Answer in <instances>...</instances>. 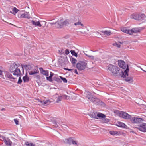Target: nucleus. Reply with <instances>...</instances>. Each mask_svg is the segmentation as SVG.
I'll return each mask as SVG.
<instances>
[{"mask_svg": "<svg viewBox=\"0 0 146 146\" xmlns=\"http://www.w3.org/2000/svg\"><path fill=\"white\" fill-rule=\"evenodd\" d=\"M118 64L120 68L124 69H126L124 72L121 71V74H120L121 76L123 78L125 77L126 76H128L129 69L127 65H126L123 61L121 60H118Z\"/></svg>", "mask_w": 146, "mask_h": 146, "instance_id": "nucleus-1", "label": "nucleus"}, {"mask_svg": "<svg viewBox=\"0 0 146 146\" xmlns=\"http://www.w3.org/2000/svg\"><path fill=\"white\" fill-rule=\"evenodd\" d=\"M121 31L129 35H134V34L137 33L139 32L140 29L137 28H133L131 30L127 29L126 27H122L121 28Z\"/></svg>", "mask_w": 146, "mask_h": 146, "instance_id": "nucleus-2", "label": "nucleus"}, {"mask_svg": "<svg viewBox=\"0 0 146 146\" xmlns=\"http://www.w3.org/2000/svg\"><path fill=\"white\" fill-rule=\"evenodd\" d=\"M108 68L113 75L115 76L119 74L120 75V69L116 66L110 64L108 66Z\"/></svg>", "mask_w": 146, "mask_h": 146, "instance_id": "nucleus-3", "label": "nucleus"}, {"mask_svg": "<svg viewBox=\"0 0 146 146\" xmlns=\"http://www.w3.org/2000/svg\"><path fill=\"white\" fill-rule=\"evenodd\" d=\"M4 76L6 78L10 79H15V78L12 76V74L9 72L5 70L3 71L1 69V68H0V77L5 79Z\"/></svg>", "mask_w": 146, "mask_h": 146, "instance_id": "nucleus-4", "label": "nucleus"}, {"mask_svg": "<svg viewBox=\"0 0 146 146\" xmlns=\"http://www.w3.org/2000/svg\"><path fill=\"white\" fill-rule=\"evenodd\" d=\"M86 97L90 101L95 104L97 105L100 104V100L96 97L93 96L90 92H88Z\"/></svg>", "mask_w": 146, "mask_h": 146, "instance_id": "nucleus-5", "label": "nucleus"}, {"mask_svg": "<svg viewBox=\"0 0 146 146\" xmlns=\"http://www.w3.org/2000/svg\"><path fill=\"white\" fill-rule=\"evenodd\" d=\"M115 113L118 114L120 117L125 119H129L131 118V116L125 112L119 111H116Z\"/></svg>", "mask_w": 146, "mask_h": 146, "instance_id": "nucleus-6", "label": "nucleus"}, {"mask_svg": "<svg viewBox=\"0 0 146 146\" xmlns=\"http://www.w3.org/2000/svg\"><path fill=\"white\" fill-rule=\"evenodd\" d=\"M87 65V63L85 61H80L76 65V67L78 69L82 70L84 69Z\"/></svg>", "mask_w": 146, "mask_h": 146, "instance_id": "nucleus-7", "label": "nucleus"}, {"mask_svg": "<svg viewBox=\"0 0 146 146\" xmlns=\"http://www.w3.org/2000/svg\"><path fill=\"white\" fill-rule=\"evenodd\" d=\"M145 17V15L143 14L133 13L130 16V18L136 20H140Z\"/></svg>", "mask_w": 146, "mask_h": 146, "instance_id": "nucleus-8", "label": "nucleus"}, {"mask_svg": "<svg viewBox=\"0 0 146 146\" xmlns=\"http://www.w3.org/2000/svg\"><path fill=\"white\" fill-rule=\"evenodd\" d=\"M18 17L19 18H27L29 19L30 18L29 13L27 12H24L23 11H21L18 13Z\"/></svg>", "mask_w": 146, "mask_h": 146, "instance_id": "nucleus-9", "label": "nucleus"}, {"mask_svg": "<svg viewBox=\"0 0 146 146\" xmlns=\"http://www.w3.org/2000/svg\"><path fill=\"white\" fill-rule=\"evenodd\" d=\"M68 23V20H66L64 21L63 19H61L55 23V24H57V27H61L64 25H66Z\"/></svg>", "mask_w": 146, "mask_h": 146, "instance_id": "nucleus-10", "label": "nucleus"}, {"mask_svg": "<svg viewBox=\"0 0 146 146\" xmlns=\"http://www.w3.org/2000/svg\"><path fill=\"white\" fill-rule=\"evenodd\" d=\"M92 117L98 119L100 118H104L106 117L105 115L101 113H94L92 115Z\"/></svg>", "mask_w": 146, "mask_h": 146, "instance_id": "nucleus-11", "label": "nucleus"}, {"mask_svg": "<svg viewBox=\"0 0 146 146\" xmlns=\"http://www.w3.org/2000/svg\"><path fill=\"white\" fill-rule=\"evenodd\" d=\"M20 66V64L18 63H14L12 64L10 68V71L11 72H13L15 69Z\"/></svg>", "mask_w": 146, "mask_h": 146, "instance_id": "nucleus-12", "label": "nucleus"}, {"mask_svg": "<svg viewBox=\"0 0 146 146\" xmlns=\"http://www.w3.org/2000/svg\"><path fill=\"white\" fill-rule=\"evenodd\" d=\"M131 120L132 122L135 123H139L144 121L142 118L135 117L131 118Z\"/></svg>", "mask_w": 146, "mask_h": 146, "instance_id": "nucleus-13", "label": "nucleus"}, {"mask_svg": "<svg viewBox=\"0 0 146 146\" xmlns=\"http://www.w3.org/2000/svg\"><path fill=\"white\" fill-rule=\"evenodd\" d=\"M138 129L143 132H146V123H143L140 125L138 128Z\"/></svg>", "mask_w": 146, "mask_h": 146, "instance_id": "nucleus-14", "label": "nucleus"}, {"mask_svg": "<svg viewBox=\"0 0 146 146\" xmlns=\"http://www.w3.org/2000/svg\"><path fill=\"white\" fill-rule=\"evenodd\" d=\"M39 72V71L38 69L35 70L34 71H30L29 72V74L30 75H35L34 76L37 79H39L40 78V76L39 75H35L36 74L38 73Z\"/></svg>", "mask_w": 146, "mask_h": 146, "instance_id": "nucleus-15", "label": "nucleus"}, {"mask_svg": "<svg viewBox=\"0 0 146 146\" xmlns=\"http://www.w3.org/2000/svg\"><path fill=\"white\" fill-rule=\"evenodd\" d=\"M37 101V102H39L41 104L44 106H47L50 103V101L48 100L41 101L39 99H38Z\"/></svg>", "mask_w": 146, "mask_h": 146, "instance_id": "nucleus-16", "label": "nucleus"}, {"mask_svg": "<svg viewBox=\"0 0 146 146\" xmlns=\"http://www.w3.org/2000/svg\"><path fill=\"white\" fill-rule=\"evenodd\" d=\"M13 72V75L17 77L20 76L22 74L19 68H17Z\"/></svg>", "mask_w": 146, "mask_h": 146, "instance_id": "nucleus-17", "label": "nucleus"}, {"mask_svg": "<svg viewBox=\"0 0 146 146\" xmlns=\"http://www.w3.org/2000/svg\"><path fill=\"white\" fill-rule=\"evenodd\" d=\"M3 139L6 145L9 146L11 145L12 142L10 141L9 139L5 137H3Z\"/></svg>", "mask_w": 146, "mask_h": 146, "instance_id": "nucleus-18", "label": "nucleus"}, {"mask_svg": "<svg viewBox=\"0 0 146 146\" xmlns=\"http://www.w3.org/2000/svg\"><path fill=\"white\" fill-rule=\"evenodd\" d=\"M39 69L41 73L44 75L46 77L48 76L49 73L48 71L44 70L42 68H40Z\"/></svg>", "mask_w": 146, "mask_h": 146, "instance_id": "nucleus-19", "label": "nucleus"}, {"mask_svg": "<svg viewBox=\"0 0 146 146\" xmlns=\"http://www.w3.org/2000/svg\"><path fill=\"white\" fill-rule=\"evenodd\" d=\"M31 21L32 25L35 27H41L42 26L41 25L39 21H35L33 20H32Z\"/></svg>", "mask_w": 146, "mask_h": 146, "instance_id": "nucleus-20", "label": "nucleus"}, {"mask_svg": "<svg viewBox=\"0 0 146 146\" xmlns=\"http://www.w3.org/2000/svg\"><path fill=\"white\" fill-rule=\"evenodd\" d=\"M54 75V74L53 73L50 72V75L48 77V76L46 77V80L50 82H52L53 81V80H52V78Z\"/></svg>", "mask_w": 146, "mask_h": 146, "instance_id": "nucleus-21", "label": "nucleus"}, {"mask_svg": "<svg viewBox=\"0 0 146 146\" xmlns=\"http://www.w3.org/2000/svg\"><path fill=\"white\" fill-rule=\"evenodd\" d=\"M74 25L76 26H79L80 28L83 29L84 28H86V27L84 26L83 24H82L81 22H78L75 23H74Z\"/></svg>", "mask_w": 146, "mask_h": 146, "instance_id": "nucleus-22", "label": "nucleus"}, {"mask_svg": "<svg viewBox=\"0 0 146 146\" xmlns=\"http://www.w3.org/2000/svg\"><path fill=\"white\" fill-rule=\"evenodd\" d=\"M117 125L118 127L123 128H125L127 126L124 123L120 122H118Z\"/></svg>", "mask_w": 146, "mask_h": 146, "instance_id": "nucleus-23", "label": "nucleus"}, {"mask_svg": "<svg viewBox=\"0 0 146 146\" xmlns=\"http://www.w3.org/2000/svg\"><path fill=\"white\" fill-rule=\"evenodd\" d=\"M110 133L111 135H119L120 134L119 132L114 131H110Z\"/></svg>", "mask_w": 146, "mask_h": 146, "instance_id": "nucleus-24", "label": "nucleus"}, {"mask_svg": "<svg viewBox=\"0 0 146 146\" xmlns=\"http://www.w3.org/2000/svg\"><path fill=\"white\" fill-rule=\"evenodd\" d=\"M23 79L24 82H28L29 81V78L26 75L23 77Z\"/></svg>", "mask_w": 146, "mask_h": 146, "instance_id": "nucleus-25", "label": "nucleus"}, {"mask_svg": "<svg viewBox=\"0 0 146 146\" xmlns=\"http://www.w3.org/2000/svg\"><path fill=\"white\" fill-rule=\"evenodd\" d=\"M63 98V96H58L57 98V100L56 102L57 103H59L60 101H61Z\"/></svg>", "mask_w": 146, "mask_h": 146, "instance_id": "nucleus-26", "label": "nucleus"}, {"mask_svg": "<svg viewBox=\"0 0 146 146\" xmlns=\"http://www.w3.org/2000/svg\"><path fill=\"white\" fill-rule=\"evenodd\" d=\"M125 81L129 83H131L133 82V80L132 78L130 77L126 78L125 79Z\"/></svg>", "mask_w": 146, "mask_h": 146, "instance_id": "nucleus-27", "label": "nucleus"}, {"mask_svg": "<svg viewBox=\"0 0 146 146\" xmlns=\"http://www.w3.org/2000/svg\"><path fill=\"white\" fill-rule=\"evenodd\" d=\"M60 78L59 76H55L53 77L54 80L57 82H60L61 81L60 80Z\"/></svg>", "mask_w": 146, "mask_h": 146, "instance_id": "nucleus-28", "label": "nucleus"}, {"mask_svg": "<svg viewBox=\"0 0 146 146\" xmlns=\"http://www.w3.org/2000/svg\"><path fill=\"white\" fill-rule=\"evenodd\" d=\"M102 32L104 33L105 35L108 36L110 35L111 34V31H110L106 30L105 31H103Z\"/></svg>", "mask_w": 146, "mask_h": 146, "instance_id": "nucleus-29", "label": "nucleus"}, {"mask_svg": "<svg viewBox=\"0 0 146 146\" xmlns=\"http://www.w3.org/2000/svg\"><path fill=\"white\" fill-rule=\"evenodd\" d=\"M73 139L72 138H69L68 139H66V140L67 141L68 143L71 144H72V141L73 140Z\"/></svg>", "mask_w": 146, "mask_h": 146, "instance_id": "nucleus-30", "label": "nucleus"}, {"mask_svg": "<svg viewBox=\"0 0 146 146\" xmlns=\"http://www.w3.org/2000/svg\"><path fill=\"white\" fill-rule=\"evenodd\" d=\"M59 77L65 83H66L67 82V80H66V79L64 77H62L61 76H59Z\"/></svg>", "mask_w": 146, "mask_h": 146, "instance_id": "nucleus-31", "label": "nucleus"}, {"mask_svg": "<svg viewBox=\"0 0 146 146\" xmlns=\"http://www.w3.org/2000/svg\"><path fill=\"white\" fill-rule=\"evenodd\" d=\"M25 144L26 146H35V144L31 143H30L28 142H26Z\"/></svg>", "mask_w": 146, "mask_h": 146, "instance_id": "nucleus-32", "label": "nucleus"}, {"mask_svg": "<svg viewBox=\"0 0 146 146\" xmlns=\"http://www.w3.org/2000/svg\"><path fill=\"white\" fill-rule=\"evenodd\" d=\"M70 60L72 63L73 64H75L76 62V60L75 59L73 58H70Z\"/></svg>", "mask_w": 146, "mask_h": 146, "instance_id": "nucleus-33", "label": "nucleus"}, {"mask_svg": "<svg viewBox=\"0 0 146 146\" xmlns=\"http://www.w3.org/2000/svg\"><path fill=\"white\" fill-rule=\"evenodd\" d=\"M70 52L72 55H74L76 57H77V54L76 53L74 50H71Z\"/></svg>", "mask_w": 146, "mask_h": 146, "instance_id": "nucleus-34", "label": "nucleus"}, {"mask_svg": "<svg viewBox=\"0 0 146 146\" xmlns=\"http://www.w3.org/2000/svg\"><path fill=\"white\" fill-rule=\"evenodd\" d=\"M12 10L15 13L14 14L16 13L19 11V10L15 7H13Z\"/></svg>", "mask_w": 146, "mask_h": 146, "instance_id": "nucleus-35", "label": "nucleus"}, {"mask_svg": "<svg viewBox=\"0 0 146 146\" xmlns=\"http://www.w3.org/2000/svg\"><path fill=\"white\" fill-rule=\"evenodd\" d=\"M30 66L29 65H21L22 68L23 69V68H24L26 69H27V67Z\"/></svg>", "mask_w": 146, "mask_h": 146, "instance_id": "nucleus-36", "label": "nucleus"}, {"mask_svg": "<svg viewBox=\"0 0 146 146\" xmlns=\"http://www.w3.org/2000/svg\"><path fill=\"white\" fill-rule=\"evenodd\" d=\"M72 144L74 145H76L77 146L78 145V144L77 143V142L76 141H74V140H73Z\"/></svg>", "mask_w": 146, "mask_h": 146, "instance_id": "nucleus-37", "label": "nucleus"}, {"mask_svg": "<svg viewBox=\"0 0 146 146\" xmlns=\"http://www.w3.org/2000/svg\"><path fill=\"white\" fill-rule=\"evenodd\" d=\"M113 45L118 48L120 47V44L117 43H114Z\"/></svg>", "mask_w": 146, "mask_h": 146, "instance_id": "nucleus-38", "label": "nucleus"}, {"mask_svg": "<svg viewBox=\"0 0 146 146\" xmlns=\"http://www.w3.org/2000/svg\"><path fill=\"white\" fill-rule=\"evenodd\" d=\"M99 105H100L104 107L105 106V104L104 102L100 101V104Z\"/></svg>", "mask_w": 146, "mask_h": 146, "instance_id": "nucleus-39", "label": "nucleus"}, {"mask_svg": "<svg viewBox=\"0 0 146 146\" xmlns=\"http://www.w3.org/2000/svg\"><path fill=\"white\" fill-rule=\"evenodd\" d=\"M22 80L21 79V77H19L18 81L17 82V83L18 84H20L22 82Z\"/></svg>", "mask_w": 146, "mask_h": 146, "instance_id": "nucleus-40", "label": "nucleus"}, {"mask_svg": "<svg viewBox=\"0 0 146 146\" xmlns=\"http://www.w3.org/2000/svg\"><path fill=\"white\" fill-rule=\"evenodd\" d=\"M63 97H64L65 98V99L66 100H68L70 98V97L67 95H63Z\"/></svg>", "mask_w": 146, "mask_h": 146, "instance_id": "nucleus-41", "label": "nucleus"}, {"mask_svg": "<svg viewBox=\"0 0 146 146\" xmlns=\"http://www.w3.org/2000/svg\"><path fill=\"white\" fill-rule=\"evenodd\" d=\"M85 55L86 56L90 58L91 59H93L94 58V56H92L86 54H85Z\"/></svg>", "mask_w": 146, "mask_h": 146, "instance_id": "nucleus-42", "label": "nucleus"}, {"mask_svg": "<svg viewBox=\"0 0 146 146\" xmlns=\"http://www.w3.org/2000/svg\"><path fill=\"white\" fill-rule=\"evenodd\" d=\"M65 52L66 54L67 55L70 52L68 49H66L65 50Z\"/></svg>", "mask_w": 146, "mask_h": 146, "instance_id": "nucleus-43", "label": "nucleus"}, {"mask_svg": "<svg viewBox=\"0 0 146 146\" xmlns=\"http://www.w3.org/2000/svg\"><path fill=\"white\" fill-rule=\"evenodd\" d=\"M14 122L17 125H18L19 124V121H18L16 119H14Z\"/></svg>", "mask_w": 146, "mask_h": 146, "instance_id": "nucleus-44", "label": "nucleus"}, {"mask_svg": "<svg viewBox=\"0 0 146 146\" xmlns=\"http://www.w3.org/2000/svg\"><path fill=\"white\" fill-rule=\"evenodd\" d=\"M69 37V36L68 35H66L64 37V38L65 39H67Z\"/></svg>", "mask_w": 146, "mask_h": 146, "instance_id": "nucleus-45", "label": "nucleus"}, {"mask_svg": "<svg viewBox=\"0 0 146 146\" xmlns=\"http://www.w3.org/2000/svg\"><path fill=\"white\" fill-rule=\"evenodd\" d=\"M64 69H65L66 70L69 71H71V70H72V69H70L66 68H65Z\"/></svg>", "mask_w": 146, "mask_h": 146, "instance_id": "nucleus-46", "label": "nucleus"}, {"mask_svg": "<svg viewBox=\"0 0 146 146\" xmlns=\"http://www.w3.org/2000/svg\"><path fill=\"white\" fill-rule=\"evenodd\" d=\"M74 72H75L77 74H78V72L77 71V70L76 69H75L74 70Z\"/></svg>", "mask_w": 146, "mask_h": 146, "instance_id": "nucleus-47", "label": "nucleus"}, {"mask_svg": "<svg viewBox=\"0 0 146 146\" xmlns=\"http://www.w3.org/2000/svg\"><path fill=\"white\" fill-rule=\"evenodd\" d=\"M53 124H54V125H55L56 126L57 125V123H56V122H54V123H53Z\"/></svg>", "mask_w": 146, "mask_h": 146, "instance_id": "nucleus-48", "label": "nucleus"}, {"mask_svg": "<svg viewBox=\"0 0 146 146\" xmlns=\"http://www.w3.org/2000/svg\"><path fill=\"white\" fill-rule=\"evenodd\" d=\"M5 110V109L4 108H2L1 109V111L4 110Z\"/></svg>", "mask_w": 146, "mask_h": 146, "instance_id": "nucleus-49", "label": "nucleus"}, {"mask_svg": "<svg viewBox=\"0 0 146 146\" xmlns=\"http://www.w3.org/2000/svg\"><path fill=\"white\" fill-rule=\"evenodd\" d=\"M131 132H132V133H135V131H131Z\"/></svg>", "mask_w": 146, "mask_h": 146, "instance_id": "nucleus-50", "label": "nucleus"}, {"mask_svg": "<svg viewBox=\"0 0 146 146\" xmlns=\"http://www.w3.org/2000/svg\"><path fill=\"white\" fill-rule=\"evenodd\" d=\"M81 32L82 33V32ZM82 33H83L84 34H86V33L85 32H84V33L82 32Z\"/></svg>", "mask_w": 146, "mask_h": 146, "instance_id": "nucleus-51", "label": "nucleus"}, {"mask_svg": "<svg viewBox=\"0 0 146 146\" xmlns=\"http://www.w3.org/2000/svg\"><path fill=\"white\" fill-rule=\"evenodd\" d=\"M51 23V24H52V25L54 24V23Z\"/></svg>", "mask_w": 146, "mask_h": 146, "instance_id": "nucleus-52", "label": "nucleus"}, {"mask_svg": "<svg viewBox=\"0 0 146 146\" xmlns=\"http://www.w3.org/2000/svg\"><path fill=\"white\" fill-rule=\"evenodd\" d=\"M142 70L143 71H144V72H145V70H143L142 69Z\"/></svg>", "mask_w": 146, "mask_h": 146, "instance_id": "nucleus-53", "label": "nucleus"}, {"mask_svg": "<svg viewBox=\"0 0 146 146\" xmlns=\"http://www.w3.org/2000/svg\"><path fill=\"white\" fill-rule=\"evenodd\" d=\"M145 72L146 73V71H145Z\"/></svg>", "mask_w": 146, "mask_h": 146, "instance_id": "nucleus-54", "label": "nucleus"}]
</instances>
